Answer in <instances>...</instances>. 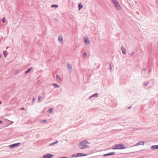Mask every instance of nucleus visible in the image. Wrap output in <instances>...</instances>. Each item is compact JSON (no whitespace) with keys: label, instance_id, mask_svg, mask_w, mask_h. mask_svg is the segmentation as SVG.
I'll return each mask as SVG.
<instances>
[{"label":"nucleus","instance_id":"3","mask_svg":"<svg viewBox=\"0 0 158 158\" xmlns=\"http://www.w3.org/2000/svg\"><path fill=\"white\" fill-rule=\"evenodd\" d=\"M84 42L86 45H89L90 44L89 40L87 37H84Z\"/></svg>","mask_w":158,"mask_h":158},{"label":"nucleus","instance_id":"35","mask_svg":"<svg viewBox=\"0 0 158 158\" xmlns=\"http://www.w3.org/2000/svg\"><path fill=\"white\" fill-rule=\"evenodd\" d=\"M21 110H24V109L23 108H22L21 109Z\"/></svg>","mask_w":158,"mask_h":158},{"label":"nucleus","instance_id":"33","mask_svg":"<svg viewBox=\"0 0 158 158\" xmlns=\"http://www.w3.org/2000/svg\"><path fill=\"white\" fill-rule=\"evenodd\" d=\"M18 70H16L15 72V74H17L18 73Z\"/></svg>","mask_w":158,"mask_h":158},{"label":"nucleus","instance_id":"2","mask_svg":"<svg viewBox=\"0 0 158 158\" xmlns=\"http://www.w3.org/2000/svg\"><path fill=\"white\" fill-rule=\"evenodd\" d=\"M126 147L124 145L122 144H119L113 146L111 149L115 150L116 149H124Z\"/></svg>","mask_w":158,"mask_h":158},{"label":"nucleus","instance_id":"32","mask_svg":"<svg viewBox=\"0 0 158 158\" xmlns=\"http://www.w3.org/2000/svg\"><path fill=\"white\" fill-rule=\"evenodd\" d=\"M134 54V52H133L131 53L130 55L131 56H133Z\"/></svg>","mask_w":158,"mask_h":158},{"label":"nucleus","instance_id":"17","mask_svg":"<svg viewBox=\"0 0 158 158\" xmlns=\"http://www.w3.org/2000/svg\"><path fill=\"white\" fill-rule=\"evenodd\" d=\"M3 53L4 56L6 57L7 55V52L6 51H4L3 52Z\"/></svg>","mask_w":158,"mask_h":158},{"label":"nucleus","instance_id":"7","mask_svg":"<svg viewBox=\"0 0 158 158\" xmlns=\"http://www.w3.org/2000/svg\"><path fill=\"white\" fill-rule=\"evenodd\" d=\"M67 69L68 70L71 71V69H72V67L70 65V64L68 63L67 64Z\"/></svg>","mask_w":158,"mask_h":158},{"label":"nucleus","instance_id":"6","mask_svg":"<svg viewBox=\"0 0 158 158\" xmlns=\"http://www.w3.org/2000/svg\"><path fill=\"white\" fill-rule=\"evenodd\" d=\"M77 157H80L83 156H85L87 155L83 153H77Z\"/></svg>","mask_w":158,"mask_h":158},{"label":"nucleus","instance_id":"37","mask_svg":"<svg viewBox=\"0 0 158 158\" xmlns=\"http://www.w3.org/2000/svg\"><path fill=\"white\" fill-rule=\"evenodd\" d=\"M35 98H33V102L34 101Z\"/></svg>","mask_w":158,"mask_h":158},{"label":"nucleus","instance_id":"16","mask_svg":"<svg viewBox=\"0 0 158 158\" xmlns=\"http://www.w3.org/2000/svg\"><path fill=\"white\" fill-rule=\"evenodd\" d=\"M98 96V94H96L92 95L91 96V97H95V98H97Z\"/></svg>","mask_w":158,"mask_h":158},{"label":"nucleus","instance_id":"31","mask_svg":"<svg viewBox=\"0 0 158 158\" xmlns=\"http://www.w3.org/2000/svg\"><path fill=\"white\" fill-rule=\"evenodd\" d=\"M103 155L104 156H109L108 155V153L106 154H104Z\"/></svg>","mask_w":158,"mask_h":158},{"label":"nucleus","instance_id":"19","mask_svg":"<svg viewBox=\"0 0 158 158\" xmlns=\"http://www.w3.org/2000/svg\"><path fill=\"white\" fill-rule=\"evenodd\" d=\"M53 110V109L52 108L50 109L48 111V112L49 113H51Z\"/></svg>","mask_w":158,"mask_h":158},{"label":"nucleus","instance_id":"24","mask_svg":"<svg viewBox=\"0 0 158 158\" xmlns=\"http://www.w3.org/2000/svg\"><path fill=\"white\" fill-rule=\"evenodd\" d=\"M72 157H77V154H73V156H72Z\"/></svg>","mask_w":158,"mask_h":158},{"label":"nucleus","instance_id":"30","mask_svg":"<svg viewBox=\"0 0 158 158\" xmlns=\"http://www.w3.org/2000/svg\"><path fill=\"white\" fill-rule=\"evenodd\" d=\"M110 70H112V67H111V64H110Z\"/></svg>","mask_w":158,"mask_h":158},{"label":"nucleus","instance_id":"23","mask_svg":"<svg viewBox=\"0 0 158 158\" xmlns=\"http://www.w3.org/2000/svg\"><path fill=\"white\" fill-rule=\"evenodd\" d=\"M87 56V54L86 53H84L83 54V57L84 58L85 57Z\"/></svg>","mask_w":158,"mask_h":158},{"label":"nucleus","instance_id":"29","mask_svg":"<svg viewBox=\"0 0 158 158\" xmlns=\"http://www.w3.org/2000/svg\"><path fill=\"white\" fill-rule=\"evenodd\" d=\"M5 18L4 17V18H3L2 19V21L3 23H4L5 22Z\"/></svg>","mask_w":158,"mask_h":158},{"label":"nucleus","instance_id":"15","mask_svg":"<svg viewBox=\"0 0 158 158\" xmlns=\"http://www.w3.org/2000/svg\"><path fill=\"white\" fill-rule=\"evenodd\" d=\"M31 68H30L28 69H27V70L25 72V74H27V73H29L30 72V71L31 70Z\"/></svg>","mask_w":158,"mask_h":158},{"label":"nucleus","instance_id":"34","mask_svg":"<svg viewBox=\"0 0 158 158\" xmlns=\"http://www.w3.org/2000/svg\"><path fill=\"white\" fill-rule=\"evenodd\" d=\"M146 68H143V70H144V71L146 70Z\"/></svg>","mask_w":158,"mask_h":158},{"label":"nucleus","instance_id":"39","mask_svg":"<svg viewBox=\"0 0 158 158\" xmlns=\"http://www.w3.org/2000/svg\"><path fill=\"white\" fill-rule=\"evenodd\" d=\"M156 146H157V148H158V145H156Z\"/></svg>","mask_w":158,"mask_h":158},{"label":"nucleus","instance_id":"36","mask_svg":"<svg viewBox=\"0 0 158 158\" xmlns=\"http://www.w3.org/2000/svg\"><path fill=\"white\" fill-rule=\"evenodd\" d=\"M60 158H67L66 157H61Z\"/></svg>","mask_w":158,"mask_h":158},{"label":"nucleus","instance_id":"20","mask_svg":"<svg viewBox=\"0 0 158 158\" xmlns=\"http://www.w3.org/2000/svg\"><path fill=\"white\" fill-rule=\"evenodd\" d=\"M152 148L153 149H156L158 148H157L156 145L152 146Z\"/></svg>","mask_w":158,"mask_h":158},{"label":"nucleus","instance_id":"26","mask_svg":"<svg viewBox=\"0 0 158 158\" xmlns=\"http://www.w3.org/2000/svg\"><path fill=\"white\" fill-rule=\"evenodd\" d=\"M41 97L40 96H39L38 97V100L39 101H41Z\"/></svg>","mask_w":158,"mask_h":158},{"label":"nucleus","instance_id":"12","mask_svg":"<svg viewBox=\"0 0 158 158\" xmlns=\"http://www.w3.org/2000/svg\"><path fill=\"white\" fill-rule=\"evenodd\" d=\"M57 80L58 81L60 82L61 81V80L60 77L58 75H57L56 76Z\"/></svg>","mask_w":158,"mask_h":158},{"label":"nucleus","instance_id":"4","mask_svg":"<svg viewBox=\"0 0 158 158\" xmlns=\"http://www.w3.org/2000/svg\"><path fill=\"white\" fill-rule=\"evenodd\" d=\"M54 156L53 155L50 154H47L43 156V158H50Z\"/></svg>","mask_w":158,"mask_h":158},{"label":"nucleus","instance_id":"8","mask_svg":"<svg viewBox=\"0 0 158 158\" xmlns=\"http://www.w3.org/2000/svg\"><path fill=\"white\" fill-rule=\"evenodd\" d=\"M52 85L54 87V88H57L60 87V86L59 85L55 83L52 84Z\"/></svg>","mask_w":158,"mask_h":158},{"label":"nucleus","instance_id":"22","mask_svg":"<svg viewBox=\"0 0 158 158\" xmlns=\"http://www.w3.org/2000/svg\"><path fill=\"white\" fill-rule=\"evenodd\" d=\"M51 7H58V6L57 5H52Z\"/></svg>","mask_w":158,"mask_h":158},{"label":"nucleus","instance_id":"1","mask_svg":"<svg viewBox=\"0 0 158 158\" xmlns=\"http://www.w3.org/2000/svg\"><path fill=\"white\" fill-rule=\"evenodd\" d=\"M89 143L86 140L80 142L79 146L80 149H85L89 147Z\"/></svg>","mask_w":158,"mask_h":158},{"label":"nucleus","instance_id":"27","mask_svg":"<svg viewBox=\"0 0 158 158\" xmlns=\"http://www.w3.org/2000/svg\"><path fill=\"white\" fill-rule=\"evenodd\" d=\"M57 142L56 141V142H54V143H51L50 144V146H51L52 145H54V144H55V143H57Z\"/></svg>","mask_w":158,"mask_h":158},{"label":"nucleus","instance_id":"18","mask_svg":"<svg viewBox=\"0 0 158 158\" xmlns=\"http://www.w3.org/2000/svg\"><path fill=\"white\" fill-rule=\"evenodd\" d=\"M115 154V152H111L108 153V155L109 156V155H112L114 154Z\"/></svg>","mask_w":158,"mask_h":158},{"label":"nucleus","instance_id":"28","mask_svg":"<svg viewBox=\"0 0 158 158\" xmlns=\"http://www.w3.org/2000/svg\"><path fill=\"white\" fill-rule=\"evenodd\" d=\"M47 122V121L46 120H43L41 121V122L42 123H44L45 122Z\"/></svg>","mask_w":158,"mask_h":158},{"label":"nucleus","instance_id":"40","mask_svg":"<svg viewBox=\"0 0 158 158\" xmlns=\"http://www.w3.org/2000/svg\"><path fill=\"white\" fill-rule=\"evenodd\" d=\"M1 55L0 54V58H1Z\"/></svg>","mask_w":158,"mask_h":158},{"label":"nucleus","instance_id":"13","mask_svg":"<svg viewBox=\"0 0 158 158\" xmlns=\"http://www.w3.org/2000/svg\"><path fill=\"white\" fill-rule=\"evenodd\" d=\"M121 49H122V53L125 54L126 53V52H125V51H126V49L125 48H123V46H121Z\"/></svg>","mask_w":158,"mask_h":158},{"label":"nucleus","instance_id":"38","mask_svg":"<svg viewBox=\"0 0 158 158\" xmlns=\"http://www.w3.org/2000/svg\"><path fill=\"white\" fill-rule=\"evenodd\" d=\"M2 122L1 121H0V124H2Z\"/></svg>","mask_w":158,"mask_h":158},{"label":"nucleus","instance_id":"9","mask_svg":"<svg viewBox=\"0 0 158 158\" xmlns=\"http://www.w3.org/2000/svg\"><path fill=\"white\" fill-rule=\"evenodd\" d=\"M144 143L143 141H140L135 146H138L141 145H143Z\"/></svg>","mask_w":158,"mask_h":158},{"label":"nucleus","instance_id":"25","mask_svg":"<svg viewBox=\"0 0 158 158\" xmlns=\"http://www.w3.org/2000/svg\"><path fill=\"white\" fill-rule=\"evenodd\" d=\"M149 85V83L148 82H145L144 84V85L146 86H147Z\"/></svg>","mask_w":158,"mask_h":158},{"label":"nucleus","instance_id":"10","mask_svg":"<svg viewBox=\"0 0 158 158\" xmlns=\"http://www.w3.org/2000/svg\"><path fill=\"white\" fill-rule=\"evenodd\" d=\"M19 144H20L19 143L14 144L10 145L9 147H15L16 146H18Z\"/></svg>","mask_w":158,"mask_h":158},{"label":"nucleus","instance_id":"11","mask_svg":"<svg viewBox=\"0 0 158 158\" xmlns=\"http://www.w3.org/2000/svg\"><path fill=\"white\" fill-rule=\"evenodd\" d=\"M78 10H80L83 7V6L82 5L81 2L79 3L78 4Z\"/></svg>","mask_w":158,"mask_h":158},{"label":"nucleus","instance_id":"41","mask_svg":"<svg viewBox=\"0 0 158 158\" xmlns=\"http://www.w3.org/2000/svg\"><path fill=\"white\" fill-rule=\"evenodd\" d=\"M1 104V102H0V104Z\"/></svg>","mask_w":158,"mask_h":158},{"label":"nucleus","instance_id":"5","mask_svg":"<svg viewBox=\"0 0 158 158\" xmlns=\"http://www.w3.org/2000/svg\"><path fill=\"white\" fill-rule=\"evenodd\" d=\"M58 40L60 43H62L63 42V36L61 35H59V36Z\"/></svg>","mask_w":158,"mask_h":158},{"label":"nucleus","instance_id":"21","mask_svg":"<svg viewBox=\"0 0 158 158\" xmlns=\"http://www.w3.org/2000/svg\"><path fill=\"white\" fill-rule=\"evenodd\" d=\"M113 2L115 5L117 3H118L116 0H112Z\"/></svg>","mask_w":158,"mask_h":158},{"label":"nucleus","instance_id":"14","mask_svg":"<svg viewBox=\"0 0 158 158\" xmlns=\"http://www.w3.org/2000/svg\"><path fill=\"white\" fill-rule=\"evenodd\" d=\"M115 5L116 7L118 9L120 10L121 9V7L118 3H117Z\"/></svg>","mask_w":158,"mask_h":158}]
</instances>
